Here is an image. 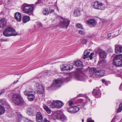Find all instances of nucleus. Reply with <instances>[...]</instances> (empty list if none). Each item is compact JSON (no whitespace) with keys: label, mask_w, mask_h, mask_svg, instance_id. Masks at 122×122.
I'll list each match as a JSON object with an SVG mask.
<instances>
[{"label":"nucleus","mask_w":122,"mask_h":122,"mask_svg":"<svg viewBox=\"0 0 122 122\" xmlns=\"http://www.w3.org/2000/svg\"><path fill=\"white\" fill-rule=\"evenodd\" d=\"M12 102L16 105L21 106L26 104L20 94H13L12 97Z\"/></svg>","instance_id":"obj_1"},{"label":"nucleus","mask_w":122,"mask_h":122,"mask_svg":"<svg viewBox=\"0 0 122 122\" xmlns=\"http://www.w3.org/2000/svg\"><path fill=\"white\" fill-rule=\"evenodd\" d=\"M21 9L25 13L29 15L33 14L34 7L31 5L24 3L22 5Z\"/></svg>","instance_id":"obj_2"},{"label":"nucleus","mask_w":122,"mask_h":122,"mask_svg":"<svg viewBox=\"0 0 122 122\" xmlns=\"http://www.w3.org/2000/svg\"><path fill=\"white\" fill-rule=\"evenodd\" d=\"M3 35L6 37L11 36H15L18 35L17 33H16L15 30L10 27L5 29L3 32Z\"/></svg>","instance_id":"obj_3"},{"label":"nucleus","mask_w":122,"mask_h":122,"mask_svg":"<svg viewBox=\"0 0 122 122\" xmlns=\"http://www.w3.org/2000/svg\"><path fill=\"white\" fill-rule=\"evenodd\" d=\"M74 76L76 79L80 81H85L87 78V77L81 70L76 71L74 74Z\"/></svg>","instance_id":"obj_4"},{"label":"nucleus","mask_w":122,"mask_h":122,"mask_svg":"<svg viewBox=\"0 0 122 122\" xmlns=\"http://www.w3.org/2000/svg\"><path fill=\"white\" fill-rule=\"evenodd\" d=\"M113 63L117 66H122V55L121 54L116 55L114 56Z\"/></svg>","instance_id":"obj_5"},{"label":"nucleus","mask_w":122,"mask_h":122,"mask_svg":"<svg viewBox=\"0 0 122 122\" xmlns=\"http://www.w3.org/2000/svg\"><path fill=\"white\" fill-rule=\"evenodd\" d=\"M64 104L61 101L59 100L53 101L51 103V106L53 108H60Z\"/></svg>","instance_id":"obj_6"},{"label":"nucleus","mask_w":122,"mask_h":122,"mask_svg":"<svg viewBox=\"0 0 122 122\" xmlns=\"http://www.w3.org/2000/svg\"><path fill=\"white\" fill-rule=\"evenodd\" d=\"M70 22V20L65 19L62 21H61L59 23V26L61 28H66L67 29Z\"/></svg>","instance_id":"obj_7"},{"label":"nucleus","mask_w":122,"mask_h":122,"mask_svg":"<svg viewBox=\"0 0 122 122\" xmlns=\"http://www.w3.org/2000/svg\"><path fill=\"white\" fill-rule=\"evenodd\" d=\"M55 115L57 119L60 120L62 122H65L67 120L66 117L62 113L58 112L55 113Z\"/></svg>","instance_id":"obj_8"},{"label":"nucleus","mask_w":122,"mask_h":122,"mask_svg":"<svg viewBox=\"0 0 122 122\" xmlns=\"http://www.w3.org/2000/svg\"><path fill=\"white\" fill-rule=\"evenodd\" d=\"M96 50V52L99 53L100 57L102 59H104L106 58V54L105 51L102 50L99 47L97 48Z\"/></svg>","instance_id":"obj_9"},{"label":"nucleus","mask_w":122,"mask_h":122,"mask_svg":"<svg viewBox=\"0 0 122 122\" xmlns=\"http://www.w3.org/2000/svg\"><path fill=\"white\" fill-rule=\"evenodd\" d=\"M73 64L78 67L76 71L83 69V65L82 62L80 61H74L73 63Z\"/></svg>","instance_id":"obj_10"},{"label":"nucleus","mask_w":122,"mask_h":122,"mask_svg":"<svg viewBox=\"0 0 122 122\" xmlns=\"http://www.w3.org/2000/svg\"><path fill=\"white\" fill-rule=\"evenodd\" d=\"M43 116L42 113L40 112H38L36 113V122H42L43 121Z\"/></svg>","instance_id":"obj_11"},{"label":"nucleus","mask_w":122,"mask_h":122,"mask_svg":"<svg viewBox=\"0 0 122 122\" xmlns=\"http://www.w3.org/2000/svg\"><path fill=\"white\" fill-rule=\"evenodd\" d=\"M92 93L96 98H98L101 96V93L100 90L98 87L96 88V89H94Z\"/></svg>","instance_id":"obj_12"},{"label":"nucleus","mask_w":122,"mask_h":122,"mask_svg":"<svg viewBox=\"0 0 122 122\" xmlns=\"http://www.w3.org/2000/svg\"><path fill=\"white\" fill-rule=\"evenodd\" d=\"M62 83L63 82L61 80H56L54 81L51 86L53 87H60Z\"/></svg>","instance_id":"obj_13"},{"label":"nucleus","mask_w":122,"mask_h":122,"mask_svg":"<svg viewBox=\"0 0 122 122\" xmlns=\"http://www.w3.org/2000/svg\"><path fill=\"white\" fill-rule=\"evenodd\" d=\"M115 52L117 54L122 53V46L118 44L115 45Z\"/></svg>","instance_id":"obj_14"},{"label":"nucleus","mask_w":122,"mask_h":122,"mask_svg":"<svg viewBox=\"0 0 122 122\" xmlns=\"http://www.w3.org/2000/svg\"><path fill=\"white\" fill-rule=\"evenodd\" d=\"M7 20L5 18L1 19L0 20V27L3 28L6 26Z\"/></svg>","instance_id":"obj_15"},{"label":"nucleus","mask_w":122,"mask_h":122,"mask_svg":"<svg viewBox=\"0 0 122 122\" xmlns=\"http://www.w3.org/2000/svg\"><path fill=\"white\" fill-rule=\"evenodd\" d=\"M37 93L41 94H42L44 92V89L43 86L41 85H39L37 87Z\"/></svg>","instance_id":"obj_16"},{"label":"nucleus","mask_w":122,"mask_h":122,"mask_svg":"<svg viewBox=\"0 0 122 122\" xmlns=\"http://www.w3.org/2000/svg\"><path fill=\"white\" fill-rule=\"evenodd\" d=\"M15 18L16 20L18 22H20L21 19V15L20 13L17 12L15 14Z\"/></svg>","instance_id":"obj_17"},{"label":"nucleus","mask_w":122,"mask_h":122,"mask_svg":"<svg viewBox=\"0 0 122 122\" xmlns=\"http://www.w3.org/2000/svg\"><path fill=\"white\" fill-rule=\"evenodd\" d=\"M26 113L30 116H33L34 115V111L31 107H28L26 109Z\"/></svg>","instance_id":"obj_18"},{"label":"nucleus","mask_w":122,"mask_h":122,"mask_svg":"<svg viewBox=\"0 0 122 122\" xmlns=\"http://www.w3.org/2000/svg\"><path fill=\"white\" fill-rule=\"evenodd\" d=\"M87 23L89 24L92 25L93 26L95 25L96 24V22L95 20L93 19H90L87 21Z\"/></svg>","instance_id":"obj_19"},{"label":"nucleus","mask_w":122,"mask_h":122,"mask_svg":"<svg viewBox=\"0 0 122 122\" xmlns=\"http://www.w3.org/2000/svg\"><path fill=\"white\" fill-rule=\"evenodd\" d=\"M96 73V75L98 76H102L105 74V71L103 70H97Z\"/></svg>","instance_id":"obj_20"},{"label":"nucleus","mask_w":122,"mask_h":122,"mask_svg":"<svg viewBox=\"0 0 122 122\" xmlns=\"http://www.w3.org/2000/svg\"><path fill=\"white\" fill-rule=\"evenodd\" d=\"M98 7L96 9L98 10H104L105 7L104 5L102 3H100L99 1V3L98 4L97 6Z\"/></svg>","instance_id":"obj_21"},{"label":"nucleus","mask_w":122,"mask_h":122,"mask_svg":"<svg viewBox=\"0 0 122 122\" xmlns=\"http://www.w3.org/2000/svg\"><path fill=\"white\" fill-rule=\"evenodd\" d=\"M97 71L95 68L92 67L89 70V71L90 74L92 75L95 74V75H96V72H97Z\"/></svg>","instance_id":"obj_22"},{"label":"nucleus","mask_w":122,"mask_h":122,"mask_svg":"<svg viewBox=\"0 0 122 122\" xmlns=\"http://www.w3.org/2000/svg\"><path fill=\"white\" fill-rule=\"evenodd\" d=\"M68 64H62L61 66V69L62 71L65 70H68Z\"/></svg>","instance_id":"obj_23"},{"label":"nucleus","mask_w":122,"mask_h":122,"mask_svg":"<svg viewBox=\"0 0 122 122\" xmlns=\"http://www.w3.org/2000/svg\"><path fill=\"white\" fill-rule=\"evenodd\" d=\"M99 3V1L97 0H96L94 2L92 3L91 4L92 7L94 9H96L97 8L98 4Z\"/></svg>","instance_id":"obj_24"},{"label":"nucleus","mask_w":122,"mask_h":122,"mask_svg":"<svg viewBox=\"0 0 122 122\" xmlns=\"http://www.w3.org/2000/svg\"><path fill=\"white\" fill-rule=\"evenodd\" d=\"M30 20V17L28 16H24L23 17L22 21L24 23H25Z\"/></svg>","instance_id":"obj_25"},{"label":"nucleus","mask_w":122,"mask_h":122,"mask_svg":"<svg viewBox=\"0 0 122 122\" xmlns=\"http://www.w3.org/2000/svg\"><path fill=\"white\" fill-rule=\"evenodd\" d=\"M27 98L29 101H32L34 100L35 96L34 94H31L27 96Z\"/></svg>","instance_id":"obj_26"},{"label":"nucleus","mask_w":122,"mask_h":122,"mask_svg":"<svg viewBox=\"0 0 122 122\" xmlns=\"http://www.w3.org/2000/svg\"><path fill=\"white\" fill-rule=\"evenodd\" d=\"M84 56L83 57V58L84 59H85L86 58H89L90 56V52L89 51H86L84 52Z\"/></svg>","instance_id":"obj_27"},{"label":"nucleus","mask_w":122,"mask_h":122,"mask_svg":"<svg viewBox=\"0 0 122 122\" xmlns=\"http://www.w3.org/2000/svg\"><path fill=\"white\" fill-rule=\"evenodd\" d=\"M5 111L4 107L0 105V115L4 114Z\"/></svg>","instance_id":"obj_28"},{"label":"nucleus","mask_w":122,"mask_h":122,"mask_svg":"<svg viewBox=\"0 0 122 122\" xmlns=\"http://www.w3.org/2000/svg\"><path fill=\"white\" fill-rule=\"evenodd\" d=\"M43 108L48 114H49L51 113V110L46 105H44L43 106Z\"/></svg>","instance_id":"obj_29"},{"label":"nucleus","mask_w":122,"mask_h":122,"mask_svg":"<svg viewBox=\"0 0 122 122\" xmlns=\"http://www.w3.org/2000/svg\"><path fill=\"white\" fill-rule=\"evenodd\" d=\"M50 9H48V8H46L43 10V13L45 15H47L50 13Z\"/></svg>","instance_id":"obj_30"},{"label":"nucleus","mask_w":122,"mask_h":122,"mask_svg":"<svg viewBox=\"0 0 122 122\" xmlns=\"http://www.w3.org/2000/svg\"><path fill=\"white\" fill-rule=\"evenodd\" d=\"M32 93V91H25L24 92V93L25 95L28 96L29 95H31Z\"/></svg>","instance_id":"obj_31"},{"label":"nucleus","mask_w":122,"mask_h":122,"mask_svg":"<svg viewBox=\"0 0 122 122\" xmlns=\"http://www.w3.org/2000/svg\"><path fill=\"white\" fill-rule=\"evenodd\" d=\"M74 113L77 112L79 110V107L77 106H74L73 107Z\"/></svg>","instance_id":"obj_32"},{"label":"nucleus","mask_w":122,"mask_h":122,"mask_svg":"<svg viewBox=\"0 0 122 122\" xmlns=\"http://www.w3.org/2000/svg\"><path fill=\"white\" fill-rule=\"evenodd\" d=\"M74 14L75 16H77L80 15V12L78 10H75L74 12Z\"/></svg>","instance_id":"obj_33"},{"label":"nucleus","mask_w":122,"mask_h":122,"mask_svg":"<svg viewBox=\"0 0 122 122\" xmlns=\"http://www.w3.org/2000/svg\"><path fill=\"white\" fill-rule=\"evenodd\" d=\"M122 110V103H121L119 105V108L117 111V113H118L119 112H120Z\"/></svg>","instance_id":"obj_34"},{"label":"nucleus","mask_w":122,"mask_h":122,"mask_svg":"<svg viewBox=\"0 0 122 122\" xmlns=\"http://www.w3.org/2000/svg\"><path fill=\"white\" fill-rule=\"evenodd\" d=\"M35 4L36 5L38 4H40L41 6H42L44 5V3L42 2L41 0H38L36 2Z\"/></svg>","instance_id":"obj_35"},{"label":"nucleus","mask_w":122,"mask_h":122,"mask_svg":"<svg viewBox=\"0 0 122 122\" xmlns=\"http://www.w3.org/2000/svg\"><path fill=\"white\" fill-rule=\"evenodd\" d=\"M76 26L77 28H79L81 29H83V28L82 25L80 23H77L76 24Z\"/></svg>","instance_id":"obj_36"},{"label":"nucleus","mask_w":122,"mask_h":122,"mask_svg":"<svg viewBox=\"0 0 122 122\" xmlns=\"http://www.w3.org/2000/svg\"><path fill=\"white\" fill-rule=\"evenodd\" d=\"M73 107H71L67 109V111L68 112H70L71 113H74V110H73Z\"/></svg>","instance_id":"obj_37"},{"label":"nucleus","mask_w":122,"mask_h":122,"mask_svg":"<svg viewBox=\"0 0 122 122\" xmlns=\"http://www.w3.org/2000/svg\"><path fill=\"white\" fill-rule=\"evenodd\" d=\"M81 42L82 44H85L86 43L87 41L84 39H82L81 40Z\"/></svg>","instance_id":"obj_38"},{"label":"nucleus","mask_w":122,"mask_h":122,"mask_svg":"<svg viewBox=\"0 0 122 122\" xmlns=\"http://www.w3.org/2000/svg\"><path fill=\"white\" fill-rule=\"evenodd\" d=\"M102 83L105 84V85L107 86L108 85V84L107 81H106L105 79H102Z\"/></svg>","instance_id":"obj_39"},{"label":"nucleus","mask_w":122,"mask_h":122,"mask_svg":"<svg viewBox=\"0 0 122 122\" xmlns=\"http://www.w3.org/2000/svg\"><path fill=\"white\" fill-rule=\"evenodd\" d=\"M79 33L82 35H84L85 34V32L84 31H82L81 30H79L78 31Z\"/></svg>","instance_id":"obj_40"},{"label":"nucleus","mask_w":122,"mask_h":122,"mask_svg":"<svg viewBox=\"0 0 122 122\" xmlns=\"http://www.w3.org/2000/svg\"><path fill=\"white\" fill-rule=\"evenodd\" d=\"M68 70L72 69L73 68V66L69 64H68Z\"/></svg>","instance_id":"obj_41"},{"label":"nucleus","mask_w":122,"mask_h":122,"mask_svg":"<svg viewBox=\"0 0 122 122\" xmlns=\"http://www.w3.org/2000/svg\"><path fill=\"white\" fill-rule=\"evenodd\" d=\"M87 122H94V120L92 119L91 118H88L87 120Z\"/></svg>","instance_id":"obj_42"},{"label":"nucleus","mask_w":122,"mask_h":122,"mask_svg":"<svg viewBox=\"0 0 122 122\" xmlns=\"http://www.w3.org/2000/svg\"><path fill=\"white\" fill-rule=\"evenodd\" d=\"M94 55V53L93 52L92 53H91L90 55V56L89 58L90 60H92V56Z\"/></svg>","instance_id":"obj_43"},{"label":"nucleus","mask_w":122,"mask_h":122,"mask_svg":"<svg viewBox=\"0 0 122 122\" xmlns=\"http://www.w3.org/2000/svg\"><path fill=\"white\" fill-rule=\"evenodd\" d=\"M24 122H34L33 121H32L31 120H30L28 119H26L25 120Z\"/></svg>","instance_id":"obj_44"},{"label":"nucleus","mask_w":122,"mask_h":122,"mask_svg":"<svg viewBox=\"0 0 122 122\" xmlns=\"http://www.w3.org/2000/svg\"><path fill=\"white\" fill-rule=\"evenodd\" d=\"M68 102H69V106H71L73 104V103L72 101H69Z\"/></svg>","instance_id":"obj_45"},{"label":"nucleus","mask_w":122,"mask_h":122,"mask_svg":"<svg viewBox=\"0 0 122 122\" xmlns=\"http://www.w3.org/2000/svg\"><path fill=\"white\" fill-rule=\"evenodd\" d=\"M43 122H50V121L48 120L46 118H45L44 120H43Z\"/></svg>","instance_id":"obj_46"},{"label":"nucleus","mask_w":122,"mask_h":122,"mask_svg":"<svg viewBox=\"0 0 122 122\" xmlns=\"http://www.w3.org/2000/svg\"><path fill=\"white\" fill-rule=\"evenodd\" d=\"M50 10V9H49ZM54 10L53 9H51V10H50L49 13H51L54 12Z\"/></svg>","instance_id":"obj_47"},{"label":"nucleus","mask_w":122,"mask_h":122,"mask_svg":"<svg viewBox=\"0 0 122 122\" xmlns=\"http://www.w3.org/2000/svg\"><path fill=\"white\" fill-rule=\"evenodd\" d=\"M122 88V83L120 84L119 87V89L120 90H121V89Z\"/></svg>","instance_id":"obj_48"},{"label":"nucleus","mask_w":122,"mask_h":122,"mask_svg":"<svg viewBox=\"0 0 122 122\" xmlns=\"http://www.w3.org/2000/svg\"><path fill=\"white\" fill-rule=\"evenodd\" d=\"M90 99L88 98H87L86 101V102H90Z\"/></svg>","instance_id":"obj_49"},{"label":"nucleus","mask_w":122,"mask_h":122,"mask_svg":"<svg viewBox=\"0 0 122 122\" xmlns=\"http://www.w3.org/2000/svg\"><path fill=\"white\" fill-rule=\"evenodd\" d=\"M18 118L20 119V118H22V116L20 114L18 116Z\"/></svg>","instance_id":"obj_50"},{"label":"nucleus","mask_w":122,"mask_h":122,"mask_svg":"<svg viewBox=\"0 0 122 122\" xmlns=\"http://www.w3.org/2000/svg\"><path fill=\"white\" fill-rule=\"evenodd\" d=\"M5 92V91L4 90H2L1 92H0V94H1V95H2V94H3V93H4V92Z\"/></svg>","instance_id":"obj_51"},{"label":"nucleus","mask_w":122,"mask_h":122,"mask_svg":"<svg viewBox=\"0 0 122 122\" xmlns=\"http://www.w3.org/2000/svg\"><path fill=\"white\" fill-rule=\"evenodd\" d=\"M111 36V34L109 33L107 35V36L108 38H110Z\"/></svg>","instance_id":"obj_52"},{"label":"nucleus","mask_w":122,"mask_h":122,"mask_svg":"<svg viewBox=\"0 0 122 122\" xmlns=\"http://www.w3.org/2000/svg\"><path fill=\"white\" fill-rule=\"evenodd\" d=\"M108 51L109 52H112V49H109L108 50Z\"/></svg>","instance_id":"obj_53"},{"label":"nucleus","mask_w":122,"mask_h":122,"mask_svg":"<svg viewBox=\"0 0 122 122\" xmlns=\"http://www.w3.org/2000/svg\"><path fill=\"white\" fill-rule=\"evenodd\" d=\"M18 81V80H17L16 81H15L13 83V84H16Z\"/></svg>","instance_id":"obj_54"},{"label":"nucleus","mask_w":122,"mask_h":122,"mask_svg":"<svg viewBox=\"0 0 122 122\" xmlns=\"http://www.w3.org/2000/svg\"><path fill=\"white\" fill-rule=\"evenodd\" d=\"M115 119V117H114L112 119L111 122H114V120Z\"/></svg>","instance_id":"obj_55"},{"label":"nucleus","mask_w":122,"mask_h":122,"mask_svg":"<svg viewBox=\"0 0 122 122\" xmlns=\"http://www.w3.org/2000/svg\"><path fill=\"white\" fill-rule=\"evenodd\" d=\"M38 25L40 27L42 26V25L41 23H39L38 24Z\"/></svg>","instance_id":"obj_56"},{"label":"nucleus","mask_w":122,"mask_h":122,"mask_svg":"<svg viewBox=\"0 0 122 122\" xmlns=\"http://www.w3.org/2000/svg\"><path fill=\"white\" fill-rule=\"evenodd\" d=\"M94 37V36L93 35L90 36H89V37L91 38H93Z\"/></svg>","instance_id":"obj_57"},{"label":"nucleus","mask_w":122,"mask_h":122,"mask_svg":"<svg viewBox=\"0 0 122 122\" xmlns=\"http://www.w3.org/2000/svg\"><path fill=\"white\" fill-rule=\"evenodd\" d=\"M79 97H82L83 96V95L82 94H80L79 95Z\"/></svg>","instance_id":"obj_58"},{"label":"nucleus","mask_w":122,"mask_h":122,"mask_svg":"<svg viewBox=\"0 0 122 122\" xmlns=\"http://www.w3.org/2000/svg\"><path fill=\"white\" fill-rule=\"evenodd\" d=\"M82 122H84V119H82L81 121Z\"/></svg>","instance_id":"obj_59"},{"label":"nucleus","mask_w":122,"mask_h":122,"mask_svg":"<svg viewBox=\"0 0 122 122\" xmlns=\"http://www.w3.org/2000/svg\"><path fill=\"white\" fill-rule=\"evenodd\" d=\"M50 72H51V71H47V73H50Z\"/></svg>","instance_id":"obj_60"},{"label":"nucleus","mask_w":122,"mask_h":122,"mask_svg":"<svg viewBox=\"0 0 122 122\" xmlns=\"http://www.w3.org/2000/svg\"><path fill=\"white\" fill-rule=\"evenodd\" d=\"M4 40V41H6V40Z\"/></svg>","instance_id":"obj_61"},{"label":"nucleus","mask_w":122,"mask_h":122,"mask_svg":"<svg viewBox=\"0 0 122 122\" xmlns=\"http://www.w3.org/2000/svg\"><path fill=\"white\" fill-rule=\"evenodd\" d=\"M81 101H83L82 100H82H81Z\"/></svg>","instance_id":"obj_62"},{"label":"nucleus","mask_w":122,"mask_h":122,"mask_svg":"<svg viewBox=\"0 0 122 122\" xmlns=\"http://www.w3.org/2000/svg\"><path fill=\"white\" fill-rule=\"evenodd\" d=\"M0 95H1V94H0Z\"/></svg>","instance_id":"obj_63"}]
</instances>
